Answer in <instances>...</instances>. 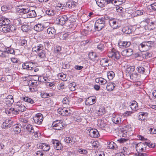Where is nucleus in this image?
Masks as SVG:
<instances>
[{
  "label": "nucleus",
  "mask_w": 156,
  "mask_h": 156,
  "mask_svg": "<svg viewBox=\"0 0 156 156\" xmlns=\"http://www.w3.org/2000/svg\"><path fill=\"white\" fill-rule=\"evenodd\" d=\"M109 18V17L108 16H105L98 19L95 23L94 27L95 30L98 31L101 30L105 27L106 21Z\"/></svg>",
  "instance_id": "1"
},
{
  "label": "nucleus",
  "mask_w": 156,
  "mask_h": 156,
  "mask_svg": "<svg viewBox=\"0 0 156 156\" xmlns=\"http://www.w3.org/2000/svg\"><path fill=\"white\" fill-rule=\"evenodd\" d=\"M22 67L24 69L32 72L33 74L34 73V72H36L39 70L38 68L35 67L34 66L33 63L30 62H25L23 64Z\"/></svg>",
  "instance_id": "2"
},
{
  "label": "nucleus",
  "mask_w": 156,
  "mask_h": 156,
  "mask_svg": "<svg viewBox=\"0 0 156 156\" xmlns=\"http://www.w3.org/2000/svg\"><path fill=\"white\" fill-rule=\"evenodd\" d=\"M18 12L21 14H27V18L34 17L36 16V14L34 10L30 11L28 8H20Z\"/></svg>",
  "instance_id": "3"
},
{
  "label": "nucleus",
  "mask_w": 156,
  "mask_h": 156,
  "mask_svg": "<svg viewBox=\"0 0 156 156\" xmlns=\"http://www.w3.org/2000/svg\"><path fill=\"white\" fill-rule=\"evenodd\" d=\"M108 56L115 61L118 60L120 58L119 52L114 48H113L111 51L108 52Z\"/></svg>",
  "instance_id": "4"
},
{
  "label": "nucleus",
  "mask_w": 156,
  "mask_h": 156,
  "mask_svg": "<svg viewBox=\"0 0 156 156\" xmlns=\"http://www.w3.org/2000/svg\"><path fill=\"white\" fill-rule=\"evenodd\" d=\"M12 29L13 28L10 25H0V31L5 33H8L10 34L13 32V30H15V29L13 30Z\"/></svg>",
  "instance_id": "5"
},
{
  "label": "nucleus",
  "mask_w": 156,
  "mask_h": 156,
  "mask_svg": "<svg viewBox=\"0 0 156 156\" xmlns=\"http://www.w3.org/2000/svg\"><path fill=\"white\" fill-rule=\"evenodd\" d=\"M119 22V21L118 19H111L109 20V23L112 28L113 29H116L120 26Z\"/></svg>",
  "instance_id": "6"
},
{
  "label": "nucleus",
  "mask_w": 156,
  "mask_h": 156,
  "mask_svg": "<svg viewBox=\"0 0 156 156\" xmlns=\"http://www.w3.org/2000/svg\"><path fill=\"white\" fill-rule=\"evenodd\" d=\"M72 17H73V16H71L68 18L67 16L65 15L62 16L61 17L59 16V17L57 18L56 20H58L60 24H61V25H63L65 24L68 20H69L70 21H71L73 22H74L75 21V19H73V20H71Z\"/></svg>",
  "instance_id": "7"
},
{
  "label": "nucleus",
  "mask_w": 156,
  "mask_h": 156,
  "mask_svg": "<svg viewBox=\"0 0 156 156\" xmlns=\"http://www.w3.org/2000/svg\"><path fill=\"white\" fill-rule=\"evenodd\" d=\"M153 43L154 42L151 41L143 42L140 44V45L143 49V51H147L152 47Z\"/></svg>",
  "instance_id": "8"
},
{
  "label": "nucleus",
  "mask_w": 156,
  "mask_h": 156,
  "mask_svg": "<svg viewBox=\"0 0 156 156\" xmlns=\"http://www.w3.org/2000/svg\"><path fill=\"white\" fill-rule=\"evenodd\" d=\"M53 148L57 150H61L63 148V147L61 143L56 140H52L51 141Z\"/></svg>",
  "instance_id": "9"
},
{
  "label": "nucleus",
  "mask_w": 156,
  "mask_h": 156,
  "mask_svg": "<svg viewBox=\"0 0 156 156\" xmlns=\"http://www.w3.org/2000/svg\"><path fill=\"white\" fill-rule=\"evenodd\" d=\"M62 122L61 120H57L53 122L52 125L55 130H59L62 129L63 126Z\"/></svg>",
  "instance_id": "10"
},
{
  "label": "nucleus",
  "mask_w": 156,
  "mask_h": 156,
  "mask_svg": "<svg viewBox=\"0 0 156 156\" xmlns=\"http://www.w3.org/2000/svg\"><path fill=\"white\" fill-rule=\"evenodd\" d=\"M35 123L38 124H41L43 119V117L41 113H39L36 114L35 116L33 118Z\"/></svg>",
  "instance_id": "11"
},
{
  "label": "nucleus",
  "mask_w": 156,
  "mask_h": 156,
  "mask_svg": "<svg viewBox=\"0 0 156 156\" xmlns=\"http://www.w3.org/2000/svg\"><path fill=\"white\" fill-rule=\"evenodd\" d=\"M89 135L90 136L94 138L98 137L99 136L97 130L95 129H90L87 130Z\"/></svg>",
  "instance_id": "12"
},
{
  "label": "nucleus",
  "mask_w": 156,
  "mask_h": 156,
  "mask_svg": "<svg viewBox=\"0 0 156 156\" xmlns=\"http://www.w3.org/2000/svg\"><path fill=\"white\" fill-rule=\"evenodd\" d=\"M44 47L42 44L39 43H36L33 46L32 51L33 52H38L43 49Z\"/></svg>",
  "instance_id": "13"
},
{
  "label": "nucleus",
  "mask_w": 156,
  "mask_h": 156,
  "mask_svg": "<svg viewBox=\"0 0 156 156\" xmlns=\"http://www.w3.org/2000/svg\"><path fill=\"white\" fill-rule=\"evenodd\" d=\"M118 45L120 48H124L129 47L131 44L130 42L127 41H120L118 42Z\"/></svg>",
  "instance_id": "14"
},
{
  "label": "nucleus",
  "mask_w": 156,
  "mask_h": 156,
  "mask_svg": "<svg viewBox=\"0 0 156 156\" xmlns=\"http://www.w3.org/2000/svg\"><path fill=\"white\" fill-rule=\"evenodd\" d=\"M145 144L143 143L140 142L136 144V148L137 152H144V147H145V151L146 150V147H145Z\"/></svg>",
  "instance_id": "15"
},
{
  "label": "nucleus",
  "mask_w": 156,
  "mask_h": 156,
  "mask_svg": "<svg viewBox=\"0 0 156 156\" xmlns=\"http://www.w3.org/2000/svg\"><path fill=\"white\" fill-rule=\"evenodd\" d=\"M133 53V50L130 48L125 49L121 52L122 55L124 56H129L131 55Z\"/></svg>",
  "instance_id": "16"
},
{
  "label": "nucleus",
  "mask_w": 156,
  "mask_h": 156,
  "mask_svg": "<svg viewBox=\"0 0 156 156\" xmlns=\"http://www.w3.org/2000/svg\"><path fill=\"white\" fill-rule=\"evenodd\" d=\"M23 126L25 130L28 132L29 133H34V129L31 125H23Z\"/></svg>",
  "instance_id": "17"
},
{
  "label": "nucleus",
  "mask_w": 156,
  "mask_h": 156,
  "mask_svg": "<svg viewBox=\"0 0 156 156\" xmlns=\"http://www.w3.org/2000/svg\"><path fill=\"white\" fill-rule=\"evenodd\" d=\"M12 125V121L10 119L6 120L2 125V127L4 129L9 128Z\"/></svg>",
  "instance_id": "18"
},
{
  "label": "nucleus",
  "mask_w": 156,
  "mask_h": 156,
  "mask_svg": "<svg viewBox=\"0 0 156 156\" xmlns=\"http://www.w3.org/2000/svg\"><path fill=\"white\" fill-rule=\"evenodd\" d=\"M40 147L44 151H47L50 149V147L49 145L45 143H40Z\"/></svg>",
  "instance_id": "19"
},
{
  "label": "nucleus",
  "mask_w": 156,
  "mask_h": 156,
  "mask_svg": "<svg viewBox=\"0 0 156 156\" xmlns=\"http://www.w3.org/2000/svg\"><path fill=\"white\" fill-rule=\"evenodd\" d=\"M34 29L36 31H42L44 29V26L41 24H38L34 27Z\"/></svg>",
  "instance_id": "20"
},
{
  "label": "nucleus",
  "mask_w": 156,
  "mask_h": 156,
  "mask_svg": "<svg viewBox=\"0 0 156 156\" xmlns=\"http://www.w3.org/2000/svg\"><path fill=\"white\" fill-rule=\"evenodd\" d=\"M115 86V84L113 83H108L106 87V88L109 91H111L113 90Z\"/></svg>",
  "instance_id": "21"
},
{
  "label": "nucleus",
  "mask_w": 156,
  "mask_h": 156,
  "mask_svg": "<svg viewBox=\"0 0 156 156\" xmlns=\"http://www.w3.org/2000/svg\"><path fill=\"white\" fill-rule=\"evenodd\" d=\"M108 62V60L105 58H104L101 60L100 64L103 66H109Z\"/></svg>",
  "instance_id": "22"
},
{
  "label": "nucleus",
  "mask_w": 156,
  "mask_h": 156,
  "mask_svg": "<svg viewBox=\"0 0 156 156\" xmlns=\"http://www.w3.org/2000/svg\"><path fill=\"white\" fill-rule=\"evenodd\" d=\"M65 141L72 145L75 143V141L73 140V138L72 137H67L65 138Z\"/></svg>",
  "instance_id": "23"
},
{
  "label": "nucleus",
  "mask_w": 156,
  "mask_h": 156,
  "mask_svg": "<svg viewBox=\"0 0 156 156\" xmlns=\"http://www.w3.org/2000/svg\"><path fill=\"white\" fill-rule=\"evenodd\" d=\"M56 29L53 27H50L47 30V32L49 34L55 35L56 34Z\"/></svg>",
  "instance_id": "24"
},
{
  "label": "nucleus",
  "mask_w": 156,
  "mask_h": 156,
  "mask_svg": "<svg viewBox=\"0 0 156 156\" xmlns=\"http://www.w3.org/2000/svg\"><path fill=\"white\" fill-rule=\"evenodd\" d=\"M124 33L129 34L132 32V30L129 27L126 26L123 27L122 30Z\"/></svg>",
  "instance_id": "25"
},
{
  "label": "nucleus",
  "mask_w": 156,
  "mask_h": 156,
  "mask_svg": "<svg viewBox=\"0 0 156 156\" xmlns=\"http://www.w3.org/2000/svg\"><path fill=\"white\" fill-rule=\"evenodd\" d=\"M107 147L109 149H116L117 148V146L116 144L112 141L109 143V144H108Z\"/></svg>",
  "instance_id": "26"
},
{
  "label": "nucleus",
  "mask_w": 156,
  "mask_h": 156,
  "mask_svg": "<svg viewBox=\"0 0 156 156\" xmlns=\"http://www.w3.org/2000/svg\"><path fill=\"white\" fill-rule=\"evenodd\" d=\"M137 104L135 101H133L131 105H130V108L133 110L136 111L137 109Z\"/></svg>",
  "instance_id": "27"
},
{
  "label": "nucleus",
  "mask_w": 156,
  "mask_h": 156,
  "mask_svg": "<svg viewBox=\"0 0 156 156\" xmlns=\"http://www.w3.org/2000/svg\"><path fill=\"white\" fill-rule=\"evenodd\" d=\"M2 19V20H0V23H2V25H9L10 21L7 18Z\"/></svg>",
  "instance_id": "28"
},
{
  "label": "nucleus",
  "mask_w": 156,
  "mask_h": 156,
  "mask_svg": "<svg viewBox=\"0 0 156 156\" xmlns=\"http://www.w3.org/2000/svg\"><path fill=\"white\" fill-rule=\"evenodd\" d=\"M97 5L100 7H103L105 5V0H95Z\"/></svg>",
  "instance_id": "29"
},
{
  "label": "nucleus",
  "mask_w": 156,
  "mask_h": 156,
  "mask_svg": "<svg viewBox=\"0 0 156 156\" xmlns=\"http://www.w3.org/2000/svg\"><path fill=\"white\" fill-rule=\"evenodd\" d=\"M56 12L51 9H48L46 11V13L50 16H54L56 13Z\"/></svg>",
  "instance_id": "30"
},
{
  "label": "nucleus",
  "mask_w": 156,
  "mask_h": 156,
  "mask_svg": "<svg viewBox=\"0 0 156 156\" xmlns=\"http://www.w3.org/2000/svg\"><path fill=\"white\" fill-rule=\"evenodd\" d=\"M16 105L19 106L18 108V111H20L21 112L25 111L26 109V108L24 105H20L19 102H17Z\"/></svg>",
  "instance_id": "31"
},
{
  "label": "nucleus",
  "mask_w": 156,
  "mask_h": 156,
  "mask_svg": "<svg viewBox=\"0 0 156 156\" xmlns=\"http://www.w3.org/2000/svg\"><path fill=\"white\" fill-rule=\"evenodd\" d=\"M122 118L121 116H118L114 117L112 119V121L115 124H119L121 122V119Z\"/></svg>",
  "instance_id": "32"
},
{
  "label": "nucleus",
  "mask_w": 156,
  "mask_h": 156,
  "mask_svg": "<svg viewBox=\"0 0 156 156\" xmlns=\"http://www.w3.org/2000/svg\"><path fill=\"white\" fill-rule=\"evenodd\" d=\"M88 56L90 59L93 61H95V58L97 57L96 54L93 52H90L89 53Z\"/></svg>",
  "instance_id": "33"
},
{
  "label": "nucleus",
  "mask_w": 156,
  "mask_h": 156,
  "mask_svg": "<svg viewBox=\"0 0 156 156\" xmlns=\"http://www.w3.org/2000/svg\"><path fill=\"white\" fill-rule=\"evenodd\" d=\"M107 76L109 80H112L115 76V73L112 71H109L107 72Z\"/></svg>",
  "instance_id": "34"
},
{
  "label": "nucleus",
  "mask_w": 156,
  "mask_h": 156,
  "mask_svg": "<svg viewBox=\"0 0 156 156\" xmlns=\"http://www.w3.org/2000/svg\"><path fill=\"white\" fill-rule=\"evenodd\" d=\"M24 101L33 104L35 103L34 101L31 98L27 97H24L23 98Z\"/></svg>",
  "instance_id": "35"
},
{
  "label": "nucleus",
  "mask_w": 156,
  "mask_h": 156,
  "mask_svg": "<svg viewBox=\"0 0 156 156\" xmlns=\"http://www.w3.org/2000/svg\"><path fill=\"white\" fill-rule=\"evenodd\" d=\"M5 51L6 54L8 55L9 53L15 55V51L12 48H8L6 49Z\"/></svg>",
  "instance_id": "36"
},
{
  "label": "nucleus",
  "mask_w": 156,
  "mask_h": 156,
  "mask_svg": "<svg viewBox=\"0 0 156 156\" xmlns=\"http://www.w3.org/2000/svg\"><path fill=\"white\" fill-rule=\"evenodd\" d=\"M46 53L45 51L42 50L41 52L38 53V56L41 58H44L46 57Z\"/></svg>",
  "instance_id": "37"
},
{
  "label": "nucleus",
  "mask_w": 156,
  "mask_h": 156,
  "mask_svg": "<svg viewBox=\"0 0 156 156\" xmlns=\"http://www.w3.org/2000/svg\"><path fill=\"white\" fill-rule=\"evenodd\" d=\"M136 70L138 73L142 74H144L146 70L145 68L142 66H138L136 68Z\"/></svg>",
  "instance_id": "38"
},
{
  "label": "nucleus",
  "mask_w": 156,
  "mask_h": 156,
  "mask_svg": "<svg viewBox=\"0 0 156 156\" xmlns=\"http://www.w3.org/2000/svg\"><path fill=\"white\" fill-rule=\"evenodd\" d=\"M75 3L76 2H74L70 1L66 3V5L68 6L69 8H71L76 6Z\"/></svg>",
  "instance_id": "39"
},
{
  "label": "nucleus",
  "mask_w": 156,
  "mask_h": 156,
  "mask_svg": "<svg viewBox=\"0 0 156 156\" xmlns=\"http://www.w3.org/2000/svg\"><path fill=\"white\" fill-rule=\"evenodd\" d=\"M61 47L60 46H57L55 48V53H58V54L57 55V56L58 58H59L58 56L61 53L60 51L61 50Z\"/></svg>",
  "instance_id": "40"
},
{
  "label": "nucleus",
  "mask_w": 156,
  "mask_h": 156,
  "mask_svg": "<svg viewBox=\"0 0 156 156\" xmlns=\"http://www.w3.org/2000/svg\"><path fill=\"white\" fill-rule=\"evenodd\" d=\"M76 84L75 83H72L69 84V87L70 90L72 91H74L75 90Z\"/></svg>",
  "instance_id": "41"
},
{
  "label": "nucleus",
  "mask_w": 156,
  "mask_h": 156,
  "mask_svg": "<svg viewBox=\"0 0 156 156\" xmlns=\"http://www.w3.org/2000/svg\"><path fill=\"white\" fill-rule=\"evenodd\" d=\"M96 98H93L91 97H90L88 99V101H89V103L90 105H92L94 104L96 102Z\"/></svg>",
  "instance_id": "42"
},
{
  "label": "nucleus",
  "mask_w": 156,
  "mask_h": 156,
  "mask_svg": "<svg viewBox=\"0 0 156 156\" xmlns=\"http://www.w3.org/2000/svg\"><path fill=\"white\" fill-rule=\"evenodd\" d=\"M7 56H8V55L6 54L5 51H2L0 50V57L6 58Z\"/></svg>",
  "instance_id": "43"
},
{
  "label": "nucleus",
  "mask_w": 156,
  "mask_h": 156,
  "mask_svg": "<svg viewBox=\"0 0 156 156\" xmlns=\"http://www.w3.org/2000/svg\"><path fill=\"white\" fill-rule=\"evenodd\" d=\"M28 27L29 26L28 25H23L21 26V29L23 31L27 32L28 30Z\"/></svg>",
  "instance_id": "44"
},
{
  "label": "nucleus",
  "mask_w": 156,
  "mask_h": 156,
  "mask_svg": "<svg viewBox=\"0 0 156 156\" xmlns=\"http://www.w3.org/2000/svg\"><path fill=\"white\" fill-rule=\"evenodd\" d=\"M18 128H14V130L15 133H18L21 131V125H18Z\"/></svg>",
  "instance_id": "45"
},
{
  "label": "nucleus",
  "mask_w": 156,
  "mask_h": 156,
  "mask_svg": "<svg viewBox=\"0 0 156 156\" xmlns=\"http://www.w3.org/2000/svg\"><path fill=\"white\" fill-rule=\"evenodd\" d=\"M150 54L147 52H143L142 53V57L145 58H146L147 57H150Z\"/></svg>",
  "instance_id": "46"
},
{
  "label": "nucleus",
  "mask_w": 156,
  "mask_h": 156,
  "mask_svg": "<svg viewBox=\"0 0 156 156\" xmlns=\"http://www.w3.org/2000/svg\"><path fill=\"white\" fill-rule=\"evenodd\" d=\"M128 149L125 147H123L121 153L123 154L124 155L127 154L128 153Z\"/></svg>",
  "instance_id": "47"
},
{
  "label": "nucleus",
  "mask_w": 156,
  "mask_h": 156,
  "mask_svg": "<svg viewBox=\"0 0 156 156\" xmlns=\"http://www.w3.org/2000/svg\"><path fill=\"white\" fill-rule=\"evenodd\" d=\"M41 96L42 98H47L48 97H50L49 94L45 92L41 93Z\"/></svg>",
  "instance_id": "48"
},
{
  "label": "nucleus",
  "mask_w": 156,
  "mask_h": 156,
  "mask_svg": "<svg viewBox=\"0 0 156 156\" xmlns=\"http://www.w3.org/2000/svg\"><path fill=\"white\" fill-rule=\"evenodd\" d=\"M137 73H133L130 75V78L133 80H136V79L137 78Z\"/></svg>",
  "instance_id": "49"
},
{
  "label": "nucleus",
  "mask_w": 156,
  "mask_h": 156,
  "mask_svg": "<svg viewBox=\"0 0 156 156\" xmlns=\"http://www.w3.org/2000/svg\"><path fill=\"white\" fill-rule=\"evenodd\" d=\"M78 151L79 153L81 154H86L87 153V150L82 148L79 149Z\"/></svg>",
  "instance_id": "50"
},
{
  "label": "nucleus",
  "mask_w": 156,
  "mask_h": 156,
  "mask_svg": "<svg viewBox=\"0 0 156 156\" xmlns=\"http://www.w3.org/2000/svg\"><path fill=\"white\" fill-rule=\"evenodd\" d=\"M97 48L101 51H102L104 48V44L102 43L100 44L97 46Z\"/></svg>",
  "instance_id": "51"
},
{
  "label": "nucleus",
  "mask_w": 156,
  "mask_h": 156,
  "mask_svg": "<svg viewBox=\"0 0 156 156\" xmlns=\"http://www.w3.org/2000/svg\"><path fill=\"white\" fill-rule=\"evenodd\" d=\"M105 108H100L98 111V114L100 115H102L104 114L105 112Z\"/></svg>",
  "instance_id": "52"
},
{
  "label": "nucleus",
  "mask_w": 156,
  "mask_h": 156,
  "mask_svg": "<svg viewBox=\"0 0 156 156\" xmlns=\"http://www.w3.org/2000/svg\"><path fill=\"white\" fill-rule=\"evenodd\" d=\"M44 44L45 48L46 49H48L51 47L49 42L48 41H46L44 42Z\"/></svg>",
  "instance_id": "53"
},
{
  "label": "nucleus",
  "mask_w": 156,
  "mask_h": 156,
  "mask_svg": "<svg viewBox=\"0 0 156 156\" xmlns=\"http://www.w3.org/2000/svg\"><path fill=\"white\" fill-rule=\"evenodd\" d=\"M16 24L19 25L22 24L21 19L20 18H19L15 20Z\"/></svg>",
  "instance_id": "54"
},
{
  "label": "nucleus",
  "mask_w": 156,
  "mask_h": 156,
  "mask_svg": "<svg viewBox=\"0 0 156 156\" xmlns=\"http://www.w3.org/2000/svg\"><path fill=\"white\" fill-rule=\"evenodd\" d=\"M151 8L152 11H156V2L151 4Z\"/></svg>",
  "instance_id": "55"
},
{
  "label": "nucleus",
  "mask_w": 156,
  "mask_h": 156,
  "mask_svg": "<svg viewBox=\"0 0 156 156\" xmlns=\"http://www.w3.org/2000/svg\"><path fill=\"white\" fill-rule=\"evenodd\" d=\"M20 44L22 46H26L27 44V41L25 39H22L21 40Z\"/></svg>",
  "instance_id": "56"
},
{
  "label": "nucleus",
  "mask_w": 156,
  "mask_h": 156,
  "mask_svg": "<svg viewBox=\"0 0 156 156\" xmlns=\"http://www.w3.org/2000/svg\"><path fill=\"white\" fill-rule=\"evenodd\" d=\"M123 0H115L114 1V4H115V5H120L122 4V2H123Z\"/></svg>",
  "instance_id": "57"
},
{
  "label": "nucleus",
  "mask_w": 156,
  "mask_h": 156,
  "mask_svg": "<svg viewBox=\"0 0 156 156\" xmlns=\"http://www.w3.org/2000/svg\"><path fill=\"white\" fill-rule=\"evenodd\" d=\"M96 156H105L104 152L102 151H98L96 154Z\"/></svg>",
  "instance_id": "58"
},
{
  "label": "nucleus",
  "mask_w": 156,
  "mask_h": 156,
  "mask_svg": "<svg viewBox=\"0 0 156 156\" xmlns=\"http://www.w3.org/2000/svg\"><path fill=\"white\" fill-rule=\"evenodd\" d=\"M100 83L101 84H106L107 82V80L102 78H100Z\"/></svg>",
  "instance_id": "59"
},
{
  "label": "nucleus",
  "mask_w": 156,
  "mask_h": 156,
  "mask_svg": "<svg viewBox=\"0 0 156 156\" xmlns=\"http://www.w3.org/2000/svg\"><path fill=\"white\" fill-rule=\"evenodd\" d=\"M44 154L43 153L40 151H38L36 153L35 156H44Z\"/></svg>",
  "instance_id": "60"
},
{
  "label": "nucleus",
  "mask_w": 156,
  "mask_h": 156,
  "mask_svg": "<svg viewBox=\"0 0 156 156\" xmlns=\"http://www.w3.org/2000/svg\"><path fill=\"white\" fill-rule=\"evenodd\" d=\"M58 89L59 90L63 89L65 88L64 85L62 83L59 84L58 86Z\"/></svg>",
  "instance_id": "61"
},
{
  "label": "nucleus",
  "mask_w": 156,
  "mask_h": 156,
  "mask_svg": "<svg viewBox=\"0 0 156 156\" xmlns=\"http://www.w3.org/2000/svg\"><path fill=\"white\" fill-rule=\"evenodd\" d=\"M145 144L148 146L149 147L153 148L155 147V145H153L152 143L151 144L150 143L146 142H145Z\"/></svg>",
  "instance_id": "62"
},
{
  "label": "nucleus",
  "mask_w": 156,
  "mask_h": 156,
  "mask_svg": "<svg viewBox=\"0 0 156 156\" xmlns=\"http://www.w3.org/2000/svg\"><path fill=\"white\" fill-rule=\"evenodd\" d=\"M48 80L47 77H43L40 79V81L43 82L47 83L48 82Z\"/></svg>",
  "instance_id": "63"
},
{
  "label": "nucleus",
  "mask_w": 156,
  "mask_h": 156,
  "mask_svg": "<svg viewBox=\"0 0 156 156\" xmlns=\"http://www.w3.org/2000/svg\"><path fill=\"white\" fill-rule=\"evenodd\" d=\"M149 131L151 134H154L156 133V129H155L151 128Z\"/></svg>",
  "instance_id": "64"
}]
</instances>
